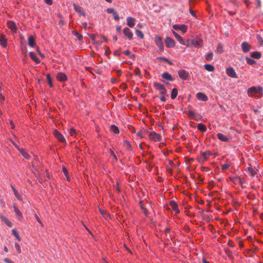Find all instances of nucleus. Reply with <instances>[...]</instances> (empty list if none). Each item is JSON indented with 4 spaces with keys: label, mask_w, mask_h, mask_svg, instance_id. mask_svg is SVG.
<instances>
[{
    "label": "nucleus",
    "mask_w": 263,
    "mask_h": 263,
    "mask_svg": "<svg viewBox=\"0 0 263 263\" xmlns=\"http://www.w3.org/2000/svg\"><path fill=\"white\" fill-rule=\"evenodd\" d=\"M155 42L159 50L162 51L163 50L164 45L162 39L160 36H156L155 38Z\"/></svg>",
    "instance_id": "f03ea898"
},
{
    "label": "nucleus",
    "mask_w": 263,
    "mask_h": 263,
    "mask_svg": "<svg viewBox=\"0 0 263 263\" xmlns=\"http://www.w3.org/2000/svg\"><path fill=\"white\" fill-rule=\"evenodd\" d=\"M189 5H190V12L192 15L194 16H196V14L192 10V8L193 7V0H189Z\"/></svg>",
    "instance_id": "473e14b6"
},
{
    "label": "nucleus",
    "mask_w": 263,
    "mask_h": 263,
    "mask_svg": "<svg viewBox=\"0 0 263 263\" xmlns=\"http://www.w3.org/2000/svg\"><path fill=\"white\" fill-rule=\"evenodd\" d=\"M113 16H114V18L115 19V20H116V21L119 20L120 18L119 16V15L116 11H115V12L113 14Z\"/></svg>",
    "instance_id": "49530a36"
},
{
    "label": "nucleus",
    "mask_w": 263,
    "mask_h": 263,
    "mask_svg": "<svg viewBox=\"0 0 263 263\" xmlns=\"http://www.w3.org/2000/svg\"><path fill=\"white\" fill-rule=\"evenodd\" d=\"M135 32L136 34L141 39H143L144 38V34L141 30L137 29Z\"/></svg>",
    "instance_id": "c9c22d12"
},
{
    "label": "nucleus",
    "mask_w": 263,
    "mask_h": 263,
    "mask_svg": "<svg viewBox=\"0 0 263 263\" xmlns=\"http://www.w3.org/2000/svg\"><path fill=\"white\" fill-rule=\"evenodd\" d=\"M202 155L204 159H206L208 157L212 155V153L210 151H206L202 153Z\"/></svg>",
    "instance_id": "4c0bfd02"
},
{
    "label": "nucleus",
    "mask_w": 263,
    "mask_h": 263,
    "mask_svg": "<svg viewBox=\"0 0 263 263\" xmlns=\"http://www.w3.org/2000/svg\"><path fill=\"white\" fill-rule=\"evenodd\" d=\"M36 51H37V53H38V54H39L41 57H42V58H44V57H45L43 53H42L41 52V51H40V49H39V47H36Z\"/></svg>",
    "instance_id": "864d4df0"
},
{
    "label": "nucleus",
    "mask_w": 263,
    "mask_h": 263,
    "mask_svg": "<svg viewBox=\"0 0 263 263\" xmlns=\"http://www.w3.org/2000/svg\"><path fill=\"white\" fill-rule=\"evenodd\" d=\"M178 95V90L177 88H174L172 89L171 95V98L172 99H174L176 98Z\"/></svg>",
    "instance_id": "393cba45"
},
{
    "label": "nucleus",
    "mask_w": 263,
    "mask_h": 263,
    "mask_svg": "<svg viewBox=\"0 0 263 263\" xmlns=\"http://www.w3.org/2000/svg\"><path fill=\"white\" fill-rule=\"evenodd\" d=\"M159 59L160 60L163 61L165 62H166V61H168V59L165 58H164V57H160V58H159Z\"/></svg>",
    "instance_id": "680f3d73"
},
{
    "label": "nucleus",
    "mask_w": 263,
    "mask_h": 263,
    "mask_svg": "<svg viewBox=\"0 0 263 263\" xmlns=\"http://www.w3.org/2000/svg\"><path fill=\"white\" fill-rule=\"evenodd\" d=\"M162 78L164 79L173 81L174 80L172 76L168 72H164L162 74Z\"/></svg>",
    "instance_id": "412c9836"
},
{
    "label": "nucleus",
    "mask_w": 263,
    "mask_h": 263,
    "mask_svg": "<svg viewBox=\"0 0 263 263\" xmlns=\"http://www.w3.org/2000/svg\"><path fill=\"white\" fill-rule=\"evenodd\" d=\"M160 100L162 102H166V98L164 96H162L160 97Z\"/></svg>",
    "instance_id": "338daca9"
},
{
    "label": "nucleus",
    "mask_w": 263,
    "mask_h": 263,
    "mask_svg": "<svg viewBox=\"0 0 263 263\" xmlns=\"http://www.w3.org/2000/svg\"><path fill=\"white\" fill-rule=\"evenodd\" d=\"M76 130L73 128H71L69 129V134L71 136H75L76 135Z\"/></svg>",
    "instance_id": "c03bdc74"
},
{
    "label": "nucleus",
    "mask_w": 263,
    "mask_h": 263,
    "mask_svg": "<svg viewBox=\"0 0 263 263\" xmlns=\"http://www.w3.org/2000/svg\"><path fill=\"white\" fill-rule=\"evenodd\" d=\"M107 12L109 14H114L115 12V10L113 8H108L107 9Z\"/></svg>",
    "instance_id": "8fccbe9b"
},
{
    "label": "nucleus",
    "mask_w": 263,
    "mask_h": 263,
    "mask_svg": "<svg viewBox=\"0 0 263 263\" xmlns=\"http://www.w3.org/2000/svg\"><path fill=\"white\" fill-rule=\"evenodd\" d=\"M204 68L207 71L210 72L213 71L215 69L214 67L211 64H205L204 65Z\"/></svg>",
    "instance_id": "c756f323"
},
{
    "label": "nucleus",
    "mask_w": 263,
    "mask_h": 263,
    "mask_svg": "<svg viewBox=\"0 0 263 263\" xmlns=\"http://www.w3.org/2000/svg\"><path fill=\"white\" fill-rule=\"evenodd\" d=\"M0 45L5 47L7 46V42L4 36L0 37Z\"/></svg>",
    "instance_id": "7c9ffc66"
},
{
    "label": "nucleus",
    "mask_w": 263,
    "mask_h": 263,
    "mask_svg": "<svg viewBox=\"0 0 263 263\" xmlns=\"http://www.w3.org/2000/svg\"><path fill=\"white\" fill-rule=\"evenodd\" d=\"M154 86L157 90L160 91L161 95H164L166 93V90L162 84L155 82L154 83Z\"/></svg>",
    "instance_id": "f257e3e1"
},
{
    "label": "nucleus",
    "mask_w": 263,
    "mask_h": 263,
    "mask_svg": "<svg viewBox=\"0 0 263 263\" xmlns=\"http://www.w3.org/2000/svg\"><path fill=\"white\" fill-rule=\"evenodd\" d=\"M263 88L262 87L259 86L256 87V93H261L262 92Z\"/></svg>",
    "instance_id": "de8ad7c7"
},
{
    "label": "nucleus",
    "mask_w": 263,
    "mask_h": 263,
    "mask_svg": "<svg viewBox=\"0 0 263 263\" xmlns=\"http://www.w3.org/2000/svg\"><path fill=\"white\" fill-rule=\"evenodd\" d=\"M8 27L13 31H16L17 29L16 24L12 21H9L8 22Z\"/></svg>",
    "instance_id": "5701e85b"
},
{
    "label": "nucleus",
    "mask_w": 263,
    "mask_h": 263,
    "mask_svg": "<svg viewBox=\"0 0 263 263\" xmlns=\"http://www.w3.org/2000/svg\"><path fill=\"white\" fill-rule=\"evenodd\" d=\"M247 63L249 65H253L256 63V61L248 57L246 58Z\"/></svg>",
    "instance_id": "e433bc0d"
},
{
    "label": "nucleus",
    "mask_w": 263,
    "mask_h": 263,
    "mask_svg": "<svg viewBox=\"0 0 263 263\" xmlns=\"http://www.w3.org/2000/svg\"><path fill=\"white\" fill-rule=\"evenodd\" d=\"M251 56L254 59H259L261 57V53L258 51L253 52L251 54Z\"/></svg>",
    "instance_id": "b1692460"
},
{
    "label": "nucleus",
    "mask_w": 263,
    "mask_h": 263,
    "mask_svg": "<svg viewBox=\"0 0 263 263\" xmlns=\"http://www.w3.org/2000/svg\"><path fill=\"white\" fill-rule=\"evenodd\" d=\"M173 33L174 36L176 37L177 40L179 42L181 45H185V42L184 41L182 37L179 35L177 32L173 31Z\"/></svg>",
    "instance_id": "dca6fc26"
},
{
    "label": "nucleus",
    "mask_w": 263,
    "mask_h": 263,
    "mask_svg": "<svg viewBox=\"0 0 263 263\" xmlns=\"http://www.w3.org/2000/svg\"><path fill=\"white\" fill-rule=\"evenodd\" d=\"M170 208L176 212V214H178L180 213V211L178 209V205L175 201L172 200L170 202Z\"/></svg>",
    "instance_id": "9b49d317"
},
{
    "label": "nucleus",
    "mask_w": 263,
    "mask_h": 263,
    "mask_svg": "<svg viewBox=\"0 0 263 263\" xmlns=\"http://www.w3.org/2000/svg\"><path fill=\"white\" fill-rule=\"evenodd\" d=\"M213 54L212 52L208 53L205 56V59L208 61H211L213 59Z\"/></svg>",
    "instance_id": "79ce46f5"
},
{
    "label": "nucleus",
    "mask_w": 263,
    "mask_h": 263,
    "mask_svg": "<svg viewBox=\"0 0 263 263\" xmlns=\"http://www.w3.org/2000/svg\"><path fill=\"white\" fill-rule=\"evenodd\" d=\"M57 78L61 82H65L67 80L66 75L63 72H59L57 73Z\"/></svg>",
    "instance_id": "ddd939ff"
},
{
    "label": "nucleus",
    "mask_w": 263,
    "mask_h": 263,
    "mask_svg": "<svg viewBox=\"0 0 263 263\" xmlns=\"http://www.w3.org/2000/svg\"><path fill=\"white\" fill-rule=\"evenodd\" d=\"M0 218L2 220L4 221V222L6 223L8 220V219L5 216H3L2 215H0Z\"/></svg>",
    "instance_id": "3c124183"
},
{
    "label": "nucleus",
    "mask_w": 263,
    "mask_h": 263,
    "mask_svg": "<svg viewBox=\"0 0 263 263\" xmlns=\"http://www.w3.org/2000/svg\"><path fill=\"white\" fill-rule=\"evenodd\" d=\"M124 53L127 55L128 56L130 59H134L135 58V55L131 53V52L129 51V50H125L124 52Z\"/></svg>",
    "instance_id": "58836bf2"
},
{
    "label": "nucleus",
    "mask_w": 263,
    "mask_h": 263,
    "mask_svg": "<svg viewBox=\"0 0 263 263\" xmlns=\"http://www.w3.org/2000/svg\"><path fill=\"white\" fill-rule=\"evenodd\" d=\"M44 1L48 5H51L52 4V0H44Z\"/></svg>",
    "instance_id": "6e6d98bb"
},
{
    "label": "nucleus",
    "mask_w": 263,
    "mask_h": 263,
    "mask_svg": "<svg viewBox=\"0 0 263 263\" xmlns=\"http://www.w3.org/2000/svg\"><path fill=\"white\" fill-rule=\"evenodd\" d=\"M257 6L256 7L257 8H259L261 7V1L257 0Z\"/></svg>",
    "instance_id": "052dcab7"
},
{
    "label": "nucleus",
    "mask_w": 263,
    "mask_h": 263,
    "mask_svg": "<svg viewBox=\"0 0 263 263\" xmlns=\"http://www.w3.org/2000/svg\"><path fill=\"white\" fill-rule=\"evenodd\" d=\"M178 74L180 79L184 80H187L189 77V72L183 69L179 70L178 72Z\"/></svg>",
    "instance_id": "39448f33"
},
{
    "label": "nucleus",
    "mask_w": 263,
    "mask_h": 263,
    "mask_svg": "<svg viewBox=\"0 0 263 263\" xmlns=\"http://www.w3.org/2000/svg\"><path fill=\"white\" fill-rule=\"evenodd\" d=\"M46 78L49 86L52 87L53 86V84L52 83L51 79L49 74H47L46 75Z\"/></svg>",
    "instance_id": "a19ab883"
},
{
    "label": "nucleus",
    "mask_w": 263,
    "mask_h": 263,
    "mask_svg": "<svg viewBox=\"0 0 263 263\" xmlns=\"http://www.w3.org/2000/svg\"><path fill=\"white\" fill-rule=\"evenodd\" d=\"M197 98L200 100L203 101H206L208 100V97L203 93L198 92L196 94Z\"/></svg>",
    "instance_id": "f3484780"
},
{
    "label": "nucleus",
    "mask_w": 263,
    "mask_h": 263,
    "mask_svg": "<svg viewBox=\"0 0 263 263\" xmlns=\"http://www.w3.org/2000/svg\"><path fill=\"white\" fill-rule=\"evenodd\" d=\"M188 115H189V116L191 118H192V119L194 118L195 113L193 111H192V110L189 111Z\"/></svg>",
    "instance_id": "09e8293b"
},
{
    "label": "nucleus",
    "mask_w": 263,
    "mask_h": 263,
    "mask_svg": "<svg viewBox=\"0 0 263 263\" xmlns=\"http://www.w3.org/2000/svg\"><path fill=\"white\" fill-rule=\"evenodd\" d=\"M173 28L175 30L181 31L183 34L187 31V26L185 25L175 24L173 26Z\"/></svg>",
    "instance_id": "20e7f679"
},
{
    "label": "nucleus",
    "mask_w": 263,
    "mask_h": 263,
    "mask_svg": "<svg viewBox=\"0 0 263 263\" xmlns=\"http://www.w3.org/2000/svg\"><path fill=\"white\" fill-rule=\"evenodd\" d=\"M6 224L9 227H11L12 226V224L11 223V222L9 221H8Z\"/></svg>",
    "instance_id": "69168bd1"
},
{
    "label": "nucleus",
    "mask_w": 263,
    "mask_h": 263,
    "mask_svg": "<svg viewBox=\"0 0 263 263\" xmlns=\"http://www.w3.org/2000/svg\"><path fill=\"white\" fill-rule=\"evenodd\" d=\"M15 248H16L17 250L18 251V252L19 253H20L21 252V248H20V246H19V245L15 244Z\"/></svg>",
    "instance_id": "13d9d810"
},
{
    "label": "nucleus",
    "mask_w": 263,
    "mask_h": 263,
    "mask_svg": "<svg viewBox=\"0 0 263 263\" xmlns=\"http://www.w3.org/2000/svg\"><path fill=\"white\" fill-rule=\"evenodd\" d=\"M241 47L242 51L245 53L248 52L251 48V45L247 42H242Z\"/></svg>",
    "instance_id": "0eeeda50"
},
{
    "label": "nucleus",
    "mask_w": 263,
    "mask_h": 263,
    "mask_svg": "<svg viewBox=\"0 0 263 263\" xmlns=\"http://www.w3.org/2000/svg\"><path fill=\"white\" fill-rule=\"evenodd\" d=\"M28 44L29 46H30L32 47L35 46V45H36L35 41V39L33 36L30 35L28 37Z\"/></svg>",
    "instance_id": "aec40b11"
},
{
    "label": "nucleus",
    "mask_w": 263,
    "mask_h": 263,
    "mask_svg": "<svg viewBox=\"0 0 263 263\" xmlns=\"http://www.w3.org/2000/svg\"><path fill=\"white\" fill-rule=\"evenodd\" d=\"M137 136L140 138H143L142 132H138L137 134Z\"/></svg>",
    "instance_id": "774afa93"
},
{
    "label": "nucleus",
    "mask_w": 263,
    "mask_h": 263,
    "mask_svg": "<svg viewBox=\"0 0 263 263\" xmlns=\"http://www.w3.org/2000/svg\"><path fill=\"white\" fill-rule=\"evenodd\" d=\"M257 39L259 42L260 45L263 46V39L258 35L257 36Z\"/></svg>",
    "instance_id": "a18cd8bd"
},
{
    "label": "nucleus",
    "mask_w": 263,
    "mask_h": 263,
    "mask_svg": "<svg viewBox=\"0 0 263 263\" xmlns=\"http://www.w3.org/2000/svg\"><path fill=\"white\" fill-rule=\"evenodd\" d=\"M229 167H230V165L227 164H223L221 166L222 169L223 170H226L228 169Z\"/></svg>",
    "instance_id": "603ef678"
},
{
    "label": "nucleus",
    "mask_w": 263,
    "mask_h": 263,
    "mask_svg": "<svg viewBox=\"0 0 263 263\" xmlns=\"http://www.w3.org/2000/svg\"><path fill=\"white\" fill-rule=\"evenodd\" d=\"M116 30L118 32L120 33L121 31V27L120 26H116Z\"/></svg>",
    "instance_id": "bf43d9fd"
},
{
    "label": "nucleus",
    "mask_w": 263,
    "mask_h": 263,
    "mask_svg": "<svg viewBox=\"0 0 263 263\" xmlns=\"http://www.w3.org/2000/svg\"><path fill=\"white\" fill-rule=\"evenodd\" d=\"M18 149L21 153V154L26 159H29V156L28 153L23 149L18 148Z\"/></svg>",
    "instance_id": "2f4dec72"
},
{
    "label": "nucleus",
    "mask_w": 263,
    "mask_h": 263,
    "mask_svg": "<svg viewBox=\"0 0 263 263\" xmlns=\"http://www.w3.org/2000/svg\"><path fill=\"white\" fill-rule=\"evenodd\" d=\"M13 208H14V211L15 212L16 216L20 218H22L23 215H22V213L20 212L18 208L15 204L13 205Z\"/></svg>",
    "instance_id": "4be33fe9"
},
{
    "label": "nucleus",
    "mask_w": 263,
    "mask_h": 263,
    "mask_svg": "<svg viewBox=\"0 0 263 263\" xmlns=\"http://www.w3.org/2000/svg\"><path fill=\"white\" fill-rule=\"evenodd\" d=\"M191 44L195 47H200L203 45L202 41L200 39L192 40Z\"/></svg>",
    "instance_id": "9d476101"
},
{
    "label": "nucleus",
    "mask_w": 263,
    "mask_h": 263,
    "mask_svg": "<svg viewBox=\"0 0 263 263\" xmlns=\"http://www.w3.org/2000/svg\"><path fill=\"white\" fill-rule=\"evenodd\" d=\"M191 45H192L191 43H190V40H187L186 41V42H185V45L186 46L189 47V46H190Z\"/></svg>",
    "instance_id": "0e129e2a"
},
{
    "label": "nucleus",
    "mask_w": 263,
    "mask_h": 263,
    "mask_svg": "<svg viewBox=\"0 0 263 263\" xmlns=\"http://www.w3.org/2000/svg\"><path fill=\"white\" fill-rule=\"evenodd\" d=\"M197 128L198 130L203 132H205L206 130V126L202 123H199L197 126Z\"/></svg>",
    "instance_id": "bb28decb"
},
{
    "label": "nucleus",
    "mask_w": 263,
    "mask_h": 263,
    "mask_svg": "<svg viewBox=\"0 0 263 263\" xmlns=\"http://www.w3.org/2000/svg\"><path fill=\"white\" fill-rule=\"evenodd\" d=\"M73 6L74 10L77 12L79 13L81 15H83V16L85 15V12H84L83 8H82L80 6H77L75 4H74L73 5Z\"/></svg>",
    "instance_id": "4468645a"
},
{
    "label": "nucleus",
    "mask_w": 263,
    "mask_h": 263,
    "mask_svg": "<svg viewBox=\"0 0 263 263\" xmlns=\"http://www.w3.org/2000/svg\"><path fill=\"white\" fill-rule=\"evenodd\" d=\"M62 170H63V172L65 176H66L67 180L68 181H69L70 178L68 175V171H67V168L65 167H63Z\"/></svg>",
    "instance_id": "37998d69"
},
{
    "label": "nucleus",
    "mask_w": 263,
    "mask_h": 263,
    "mask_svg": "<svg viewBox=\"0 0 263 263\" xmlns=\"http://www.w3.org/2000/svg\"><path fill=\"white\" fill-rule=\"evenodd\" d=\"M29 56L30 58L36 64H39L40 63V60L39 59V58H37L35 54L33 52L30 51L29 52Z\"/></svg>",
    "instance_id": "6ab92c4d"
},
{
    "label": "nucleus",
    "mask_w": 263,
    "mask_h": 263,
    "mask_svg": "<svg viewBox=\"0 0 263 263\" xmlns=\"http://www.w3.org/2000/svg\"><path fill=\"white\" fill-rule=\"evenodd\" d=\"M123 33L128 40H133V33L128 28L126 27L123 29Z\"/></svg>",
    "instance_id": "1a4fd4ad"
},
{
    "label": "nucleus",
    "mask_w": 263,
    "mask_h": 263,
    "mask_svg": "<svg viewBox=\"0 0 263 263\" xmlns=\"http://www.w3.org/2000/svg\"><path fill=\"white\" fill-rule=\"evenodd\" d=\"M53 134L55 138L61 142H65L66 140L64 138V136L62 135L61 133H60L57 130H54L53 132Z\"/></svg>",
    "instance_id": "423d86ee"
},
{
    "label": "nucleus",
    "mask_w": 263,
    "mask_h": 263,
    "mask_svg": "<svg viewBox=\"0 0 263 263\" xmlns=\"http://www.w3.org/2000/svg\"><path fill=\"white\" fill-rule=\"evenodd\" d=\"M4 261H5L7 263H13V262L11 260L7 258L4 259Z\"/></svg>",
    "instance_id": "e2e57ef3"
},
{
    "label": "nucleus",
    "mask_w": 263,
    "mask_h": 263,
    "mask_svg": "<svg viewBox=\"0 0 263 263\" xmlns=\"http://www.w3.org/2000/svg\"><path fill=\"white\" fill-rule=\"evenodd\" d=\"M248 172L251 176H254L256 174L255 171L252 167H248Z\"/></svg>",
    "instance_id": "f704fd0d"
},
{
    "label": "nucleus",
    "mask_w": 263,
    "mask_h": 263,
    "mask_svg": "<svg viewBox=\"0 0 263 263\" xmlns=\"http://www.w3.org/2000/svg\"><path fill=\"white\" fill-rule=\"evenodd\" d=\"M149 136L152 139L155 141H159L161 139V136L155 132L151 133L149 134Z\"/></svg>",
    "instance_id": "f8f14e48"
},
{
    "label": "nucleus",
    "mask_w": 263,
    "mask_h": 263,
    "mask_svg": "<svg viewBox=\"0 0 263 263\" xmlns=\"http://www.w3.org/2000/svg\"><path fill=\"white\" fill-rule=\"evenodd\" d=\"M217 137L220 141L223 142H228L229 141V139L226 137L225 135L221 133H218L217 135Z\"/></svg>",
    "instance_id": "a211bd4d"
},
{
    "label": "nucleus",
    "mask_w": 263,
    "mask_h": 263,
    "mask_svg": "<svg viewBox=\"0 0 263 263\" xmlns=\"http://www.w3.org/2000/svg\"><path fill=\"white\" fill-rule=\"evenodd\" d=\"M135 72L137 76H139V75H140V70H139V68H136V69H135Z\"/></svg>",
    "instance_id": "4d7b16f0"
},
{
    "label": "nucleus",
    "mask_w": 263,
    "mask_h": 263,
    "mask_svg": "<svg viewBox=\"0 0 263 263\" xmlns=\"http://www.w3.org/2000/svg\"><path fill=\"white\" fill-rule=\"evenodd\" d=\"M13 235L14 236V237L17 239V240L19 241L21 240V238L19 235L18 231L15 229H13L12 231Z\"/></svg>",
    "instance_id": "c85d7f7f"
},
{
    "label": "nucleus",
    "mask_w": 263,
    "mask_h": 263,
    "mask_svg": "<svg viewBox=\"0 0 263 263\" xmlns=\"http://www.w3.org/2000/svg\"><path fill=\"white\" fill-rule=\"evenodd\" d=\"M12 190L13 191V192H14V195L19 200H22V197H21V196L20 195L18 192H17V191L13 187V186H12Z\"/></svg>",
    "instance_id": "72a5a7b5"
},
{
    "label": "nucleus",
    "mask_w": 263,
    "mask_h": 263,
    "mask_svg": "<svg viewBox=\"0 0 263 263\" xmlns=\"http://www.w3.org/2000/svg\"><path fill=\"white\" fill-rule=\"evenodd\" d=\"M110 130L115 134H118L119 133V129L118 127L115 125H112L110 126Z\"/></svg>",
    "instance_id": "a878e982"
},
{
    "label": "nucleus",
    "mask_w": 263,
    "mask_h": 263,
    "mask_svg": "<svg viewBox=\"0 0 263 263\" xmlns=\"http://www.w3.org/2000/svg\"><path fill=\"white\" fill-rule=\"evenodd\" d=\"M216 52L221 53L223 52V46L221 44H219L216 48Z\"/></svg>",
    "instance_id": "ea45409f"
},
{
    "label": "nucleus",
    "mask_w": 263,
    "mask_h": 263,
    "mask_svg": "<svg viewBox=\"0 0 263 263\" xmlns=\"http://www.w3.org/2000/svg\"><path fill=\"white\" fill-rule=\"evenodd\" d=\"M226 253L227 254V255H228V256H229V257H232V252H231L230 250H226Z\"/></svg>",
    "instance_id": "5fc2aeb1"
},
{
    "label": "nucleus",
    "mask_w": 263,
    "mask_h": 263,
    "mask_svg": "<svg viewBox=\"0 0 263 263\" xmlns=\"http://www.w3.org/2000/svg\"><path fill=\"white\" fill-rule=\"evenodd\" d=\"M165 43L166 46L167 48H172L174 47L175 45V42L174 40L169 36L166 37L165 40Z\"/></svg>",
    "instance_id": "7ed1b4c3"
},
{
    "label": "nucleus",
    "mask_w": 263,
    "mask_h": 263,
    "mask_svg": "<svg viewBox=\"0 0 263 263\" xmlns=\"http://www.w3.org/2000/svg\"><path fill=\"white\" fill-rule=\"evenodd\" d=\"M126 21L127 24L129 27L133 28L135 26L136 20L134 18L129 16L127 17Z\"/></svg>",
    "instance_id": "2eb2a0df"
},
{
    "label": "nucleus",
    "mask_w": 263,
    "mask_h": 263,
    "mask_svg": "<svg viewBox=\"0 0 263 263\" xmlns=\"http://www.w3.org/2000/svg\"><path fill=\"white\" fill-rule=\"evenodd\" d=\"M226 73L229 77L233 78H237V75L232 67H229L226 69Z\"/></svg>",
    "instance_id": "6e6552de"
},
{
    "label": "nucleus",
    "mask_w": 263,
    "mask_h": 263,
    "mask_svg": "<svg viewBox=\"0 0 263 263\" xmlns=\"http://www.w3.org/2000/svg\"><path fill=\"white\" fill-rule=\"evenodd\" d=\"M256 87L255 86H252L250 87L248 89V94L249 96H252V93L254 92H256Z\"/></svg>",
    "instance_id": "cd10ccee"
}]
</instances>
